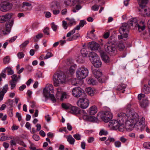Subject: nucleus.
I'll use <instances>...</instances> for the list:
<instances>
[{
    "label": "nucleus",
    "mask_w": 150,
    "mask_h": 150,
    "mask_svg": "<svg viewBox=\"0 0 150 150\" xmlns=\"http://www.w3.org/2000/svg\"><path fill=\"white\" fill-rule=\"evenodd\" d=\"M65 80L66 76L62 72L54 74L53 75V80L54 85L56 87L58 86L60 83H64Z\"/></svg>",
    "instance_id": "4"
},
{
    "label": "nucleus",
    "mask_w": 150,
    "mask_h": 150,
    "mask_svg": "<svg viewBox=\"0 0 150 150\" xmlns=\"http://www.w3.org/2000/svg\"><path fill=\"white\" fill-rule=\"evenodd\" d=\"M77 80L78 79L75 78L72 79L71 81L72 85L74 86H76L77 84Z\"/></svg>",
    "instance_id": "57"
},
{
    "label": "nucleus",
    "mask_w": 150,
    "mask_h": 150,
    "mask_svg": "<svg viewBox=\"0 0 150 150\" xmlns=\"http://www.w3.org/2000/svg\"><path fill=\"white\" fill-rule=\"evenodd\" d=\"M69 111L71 114L75 115L80 114L81 112L79 108L76 106H72V105H71V107L70 108Z\"/></svg>",
    "instance_id": "20"
},
{
    "label": "nucleus",
    "mask_w": 150,
    "mask_h": 150,
    "mask_svg": "<svg viewBox=\"0 0 150 150\" xmlns=\"http://www.w3.org/2000/svg\"><path fill=\"white\" fill-rule=\"evenodd\" d=\"M77 30V29L75 27L74 29L69 32L67 35V37H70L71 35L75 33V30Z\"/></svg>",
    "instance_id": "46"
},
{
    "label": "nucleus",
    "mask_w": 150,
    "mask_h": 150,
    "mask_svg": "<svg viewBox=\"0 0 150 150\" xmlns=\"http://www.w3.org/2000/svg\"><path fill=\"white\" fill-rule=\"evenodd\" d=\"M73 137L77 140H80L81 139V136L78 134L74 135Z\"/></svg>",
    "instance_id": "55"
},
{
    "label": "nucleus",
    "mask_w": 150,
    "mask_h": 150,
    "mask_svg": "<svg viewBox=\"0 0 150 150\" xmlns=\"http://www.w3.org/2000/svg\"><path fill=\"white\" fill-rule=\"evenodd\" d=\"M43 37V34L42 33H39L38 35H37L34 38V41L35 42H37L38 40L36 39H39Z\"/></svg>",
    "instance_id": "42"
},
{
    "label": "nucleus",
    "mask_w": 150,
    "mask_h": 150,
    "mask_svg": "<svg viewBox=\"0 0 150 150\" xmlns=\"http://www.w3.org/2000/svg\"><path fill=\"white\" fill-rule=\"evenodd\" d=\"M115 146L117 147H119L121 146V143L118 141H115L114 143Z\"/></svg>",
    "instance_id": "56"
},
{
    "label": "nucleus",
    "mask_w": 150,
    "mask_h": 150,
    "mask_svg": "<svg viewBox=\"0 0 150 150\" xmlns=\"http://www.w3.org/2000/svg\"><path fill=\"white\" fill-rule=\"evenodd\" d=\"M14 23V20L12 19L7 22L6 24V29L4 27H1L0 29V33L1 34L6 35L9 33L11 30V28Z\"/></svg>",
    "instance_id": "8"
},
{
    "label": "nucleus",
    "mask_w": 150,
    "mask_h": 150,
    "mask_svg": "<svg viewBox=\"0 0 150 150\" xmlns=\"http://www.w3.org/2000/svg\"><path fill=\"white\" fill-rule=\"evenodd\" d=\"M88 74V69L84 67H81L77 69L76 72V76L78 79L81 80L85 78Z\"/></svg>",
    "instance_id": "6"
},
{
    "label": "nucleus",
    "mask_w": 150,
    "mask_h": 150,
    "mask_svg": "<svg viewBox=\"0 0 150 150\" xmlns=\"http://www.w3.org/2000/svg\"><path fill=\"white\" fill-rule=\"evenodd\" d=\"M128 24L130 27H133L134 28H138L139 32L143 31L145 28L144 22L141 21L138 24L137 20L136 18L130 19L128 22Z\"/></svg>",
    "instance_id": "3"
},
{
    "label": "nucleus",
    "mask_w": 150,
    "mask_h": 150,
    "mask_svg": "<svg viewBox=\"0 0 150 150\" xmlns=\"http://www.w3.org/2000/svg\"><path fill=\"white\" fill-rule=\"evenodd\" d=\"M59 6V3L56 1L52 2L51 5V8L52 9L57 8Z\"/></svg>",
    "instance_id": "30"
},
{
    "label": "nucleus",
    "mask_w": 150,
    "mask_h": 150,
    "mask_svg": "<svg viewBox=\"0 0 150 150\" xmlns=\"http://www.w3.org/2000/svg\"><path fill=\"white\" fill-rule=\"evenodd\" d=\"M89 104V100L85 96L80 98L77 102L78 106L83 109L87 108Z\"/></svg>",
    "instance_id": "9"
},
{
    "label": "nucleus",
    "mask_w": 150,
    "mask_h": 150,
    "mask_svg": "<svg viewBox=\"0 0 150 150\" xmlns=\"http://www.w3.org/2000/svg\"><path fill=\"white\" fill-rule=\"evenodd\" d=\"M77 30V29L75 27L74 29L69 32L67 35V37H70L71 35L75 33V30Z\"/></svg>",
    "instance_id": "45"
},
{
    "label": "nucleus",
    "mask_w": 150,
    "mask_h": 150,
    "mask_svg": "<svg viewBox=\"0 0 150 150\" xmlns=\"http://www.w3.org/2000/svg\"><path fill=\"white\" fill-rule=\"evenodd\" d=\"M145 127V119L142 117L139 120H138L134 123V127L137 130L141 131L144 130Z\"/></svg>",
    "instance_id": "10"
},
{
    "label": "nucleus",
    "mask_w": 150,
    "mask_h": 150,
    "mask_svg": "<svg viewBox=\"0 0 150 150\" xmlns=\"http://www.w3.org/2000/svg\"><path fill=\"white\" fill-rule=\"evenodd\" d=\"M142 91L145 93H148L149 92V88L147 85L144 86L142 89Z\"/></svg>",
    "instance_id": "36"
},
{
    "label": "nucleus",
    "mask_w": 150,
    "mask_h": 150,
    "mask_svg": "<svg viewBox=\"0 0 150 150\" xmlns=\"http://www.w3.org/2000/svg\"><path fill=\"white\" fill-rule=\"evenodd\" d=\"M10 58L9 56L5 57L3 59V63L4 64H7L10 62Z\"/></svg>",
    "instance_id": "40"
},
{
    "label": "nucleus",
    "mask_w": 150,
    "mask_h": 150,
    "mask_svg": "<svg viewBox=\"0 0 150 150\" xmlns=\"http://www.w3.org/2000/svg\"><path fill=\"white\" fill-rule=\"evenodd\" d=\"M91 9L94 11H98L99 9V6L97 5H94L92 6Z\"/></svg>",
    "instance_id": "58"
},
{
    "label": "nucleus",
    "mask_w": 150,
    "mask_h": 150,
    "mask_svg": "<svg viewBox=\"0 0 150 150\" xmlns=\"http://www.w3.org/2000/svg\"><path fill=\"white\" fill-rule=\"evenodd\" d=\"M126 85L124 84H122L118 86L117 90L118 91H120L122 90H123L122 91V93H124L125 90L124 89L126 88Z\"/></svg>",
    "instance_id": "33"
},
{
    "label": "nucleus",
    "mask_w": 150,
    "mask_h": 150,
    "mask_svg": "<svg viewBox=\"0 0 150 150\" xmlns=\"http://www.w3.org/2000/svg\"><path fill=\"white\" fill-rule=\"evenodd\" d=\"M120 51L123 50L125 48V46L124 45L122 42H119L117 45L116 47Z\"/></svg>",
    "instance_id": "34"
},
{
    "label": "nucleus",
    "mask_w": 150,
    "mask_h": 150,
    "mask_svg": "<svg viewBox=\"0 0 150 150\" xmlns=\"http://www.w3.org/2000/svg\"><path fill=\"white\" fill-rule=\"evenodd\" d=\"M67 141L70 144H74L75 141V140L73 138L71 135H70L68 137Z\"/></svg>",
    "instance_id": "35"
},
{
    "label": "nucleus",
    "mask_w": 150,
    "mask_h": 150,
    "mask_svg": "<svg viewBox=\"0 0 150 150\" xmlns=\"http://www.w3.org/2000/svg\"><path fill=\"white\" fill-rule=\"evenodd\" d=\"M12 7V4L7 1L2 2L0 5V9L3 12L7 11L10 10Z\"/></svg>",
    "instance_id": "16"
},
{
    "label": "nucleus",
    "mask_w": 150,
    "mask_h": 150,
    "mask_svg": "<svg viewBox=\"0 0 150 150\" xmlns=\"http://www.w3.org/2000/svg\"><path fill=\"white\" fill-rule=\"evenodd\" d=\"M17 56L18 58L21 59L23 58L24 56V54L22 52H19L17 54Z\"/></svg>",
    "instance_id": "54"
},
{
    "label": "nucleus",
    "mask_w": 150,
    "mask_h": 150,
    "mask_svg": "<svg viewBox=\"0 0 150 150\" xmlns=\"http://www.w3.org/2000/svg\"><path fill=\"white\" fill-rule=\"evenodd\" d=\"M76 67V65L74 64L72 65H71L69 68V71L71 74H72L75 69Z\"/></svg>",
    "instance_id": "39"
},
{
    "label": "nucleus",
    "mask_w": 150,
    "mask_h": 150,
    "mask_svg": "<svg viewBox=\"0 0 150 150\" xmlns=\"http://www.w3.org/2000/svg\"><path fill=\"white\" fill-rule=\"evenodd\" d=\"M106 52L110 54H115L117 53L116 46L112 43H107L105 46Z\"/></svg>",
    "instance_id": "11"
},
{
    "label": "nucleus",
    "mask_w": 150,
    "mask_h": 150,
    "mask_svg": "<svg viewBox=\"0 0 150 150\" xmlns=\"http://www.w3.org/2000/svg\"><path fill=\"white\" fill-rule=\"evenodd\" d=\"M108 134V132L107 131L105 130L104 129H102L101 130L99 133V135L100 136H101L103 135H106Z\"/></svg>",
    "instance_id": "48"
},
{
    "label": "nucleus",
    "mask_w": 150,
    "mask_h": 150,
    "mask_svg": "<svg viewBox=\"0 0 150 150\" xmlns=\"http://www.w3.org/2000/svg\"><path fill=\"white\" fill-rule=\"evenodd\" d=\"M49 28L48 27H46L43 31L44 34L48 35H50Z\"/></svg>",
    "instance_id": "47"
},
{
    "label": "nucleus",
    "mask_w": 150,
    "mask_h": 150,
    "mask_svg": "<svg viewBox=\"0 0 150 150\" xmlns=\"http://www.w3.org/2000/svg\"><path fill=\"white\" fill-rule=\"evenodd\" d=\"M12 80L10 81H11L13 82L16 83L17 81H18L17 78V76L16 74H13L11 76Z\"/></svg>",
    "instance_id": "44"
},
{
    "label": "nucleus",
    "mask_w": 150,
    "mask_h": 150,
    "mask_svg": "<svg viewBox=\"0 0 150 150\" xmlns=\"http://www.w3.org/2000/svg\"><path fill=\"white\" fill-rule=\"evenodd\" d=\"M88 56L91 62L93 61L94 60L98 57L97 54L93 52H90Z\"/></svg>",
    "instance_id": "26"
},
{
    "label": "nucleus",
    "mask_w": 150,
    "mask_h": 150,
    "mask_svg": "<svg viewBox=\"0 0 150 150\" xmlns=\"http://www.w3.org/2000/svg\"><path fill=\"white\" fill-rule=\"evenodd\" d=\"M71 105L69 103H62L61 105L62 108L64 110H69L71 107Z\"/></svg>",
    "instance_id": "31"
},
{
    "label": "nucleus",
    "mask_w": 150,
    "mask_h": 150,
    "mask_svg": "<svg viewBox=\"0 0 150 150\" xmlns=\"http://www.w3.org/2000/svg\"><path fill=\"white\" fill-rule=\"evenodd\" d=\"M108 125L111 128L115 130L119 129L121 132L124 130V125L122 122L119 121V120H112L109 122Z\"/></svg>",
    "instance_id": "5"
},
{
    "label": "nucleus",
    "mask_w": 150,
    "mask_h": 150,
    "mask_svg": "<svg viewBox=\"0 0 150 150\" xmlns=\"http://www.w3.org/2000/svg\"><path fill=\"white\" fill-rule=\"evenodd\" d=\"M99 53L102 60L105 63H109L110 59L109 57L102 51H100Z\"/></svg>",
    "instance_id": "21"
},
{
    "label": "nucleus",
    "mask_w": 150,
    "mask_h": 150,
    "mask_svg": "<svg viewBox=\"0 0 150 150\" xmlns=\"http://www.w3.org/2000/svg\"><path fill=\"white\" fill-rule=\"evenodd\" d=\"M86 24V21L84 20L80 21L79 24L76 27V28L79 30L80 29V27H83L85 24Z\"/></svg>",
    "instance_id": "32"
},
{
    "label": "nucleus",
    "mask_w": 150,
    "mask_h": 150,
    "mask_svg": "<svg viewBox=\"0 0 150 150\" xmlns=\"http://www.w3.org/2000/svg\"><path fill=\"white\" fill-rule=\"evenodd\" d=\"M129 27L128 23H125L122 24L119 29L120 33L121 34H124V37L125 38L128 37V33L129 31Z\"/></svg>",
    "instance_id": "14"
},
{
    "label": "nucleus",
    "mask_w": 150,
    "mask_h": 150,
    "mask_svg": "<svg viewBox=\"0 0 150 150\" xmlns=\"http://www.w3.org/2000/svg\"><path fill=\"white\" fill-rule=\"evenodd\" d=\"M39 23L38 22H35L33 23L32 25V28L34 29L38 27Z\"/></svg>",
    "instance_id": "60"
},
{
    "label": "nucleus",
    "mask_w": 150,
    "mask_h": 150,
    "mask_svg": "<svg viewBox=\"0 0 150 150\" xmlns=\"http://www.w3.org/2000/svg\"><path fill=\"white\" fill-rule=\"evenodd\" d=\"M51 28L54 31H56L57 29V26L55 24L54 22L51 24Z\"/></svg>",
    "instance_id": "53"
},
{
    "label": "nucleus",
    "mask_w": 150,
    "mask_h": 150,
    "mask_svg": "<svg viewBox=\"0 0 150 150\" xmlns=\"http://www.w3.org/2000/svg\"><path fill=\"white\" fill-rule=\"evenodd\" d=\"M87 83L90 85H94L96 84L97 82L95 79L90 78L87 81Z\"/></svg>",
    "instance_id": "29"
},
{
    "label": "nucleus",
    "mask_w": 150,
    "mask_h": 150,
    "mask_svg": "<svg viewBox=\"0 0 150 150\" xmlns=\"http://www.w3.org/2000/svg\"><path fill=\"white\" fill-rule=\"evenodd\" d=\"M138 98L140 100L139 104L141 107L145 108L149 105V103L148 97L145 94L142 93L138 94Z\"/></svg>",
    "instance_id": "7"
},
{
    "label": "nucleus",
    "mask_w": 150,
    "mask_h": 150,
    "mask_svg": "<svg viewBox=\"0 0 150 150\" xmlns=\"http://www.w3.org/2000/svg\"><path fill=\"white\" fill-rule=\"evenodd\" d=\"M29 42L28 40H27L25 42L23 43L20 46L21 48H23L26 47L27 45L29 43Z\"/></svg>",
    "instance_id": "41"
},
{
    "label": "nucleus",
    "mask_w": 150,
    "mask_h": 150,
    "mask_svg": "<svg viewBox=\"0 0 150 150\" xmlns=\"http://www.w3.org/2000/svg\"><path fill=\"white\" fill-rule=\"evenodd\" d=\"M128 118H129L135 123L139 119L138 114L135 112L133 110H130L129 109L127 112Z\"/></svg>",
    "instance_id": "15"
},
{
    "label": "nucleus",
    "mask_w": 150,
    "mask_h": 150,
    "mask_svg": "<svg viewBox=\"0 0 150 150\" xmlns=\"http://www.w3.org/2000/svg\"><path fill=\"white\" fill-rule=\"evenodd\" d=\"M100 117L103 121L107 122L112 119V115L111 112L109 111H102Z\"/></svg>",
    "instance_id": "13"
},
{
    "label": "nucleus",
    "mask_w": 150,
    "mask_h": 150,
    "mask_svg": "<svg viewBox=\"0 0 150 150\" xmlns=\"http://www.w3.org/2000/svg\"><path fill=\"white\" fill-rule=\"evenodd\" d=\"M54 90L53 86L50 84H47L43 89L44 96L46 99L48 98L51 99L53 102L56 101L54 95L53 94Z\"/></svg>",
    "instance_id": "2"
},
{
    "label": "nucleus",
    "mask_w": 150,
    "mask_h": 150,
    "mask_svg": "<svg viewBox=\"0 0 150 150\" xmlns=\"http://www.w3.org/2000/svg\"><path fill=\"white\" fill-rule=\"evenodd\" d=\"M124 122H125V127L127 129L131 130L134 128L135 122L131 120L130 119L127 118V119Z\"/></svg>",
    "instance_id": "19"
},
{
    "label": "nucleus",
    "mask_w": 150,
    "mask_h": 150,
    "mask_svg": "<svg viewBox=\"0 0 150 150\" xmlns=\"http://www.w3.org/2000/svg\"><path fill=\"white\" fill-rule=\"evenodd\" d=\"M86 93L90 96H93L95 92V90L93 88L91 87L87 88L86 89Z\"/></svg>",
    "instance_id": "27"
},
{
    "label": "nucleus",
    "mask_w": 150,
    "mask_h": 150,
    "mask_svg": "<svg viewBox=\"0 0 150 150\" xmlns=\"http://www.w3.org/2000/svg\"><path fill=\"white\" fill-rule=\"evenodd\" d=\"M144 147L146 149H150V142H145L143 144Z\"/></svg>",
    "instance_id": "49"
},
{
    "label": "nucleus",
    "mask_w": 150,
    "mask_h": 150,
    "mask_svg": "<svg viewBox=\"0 0 150 150\" xmlns=\"http://www.w3.org/2000/svg\"><path fill=\"white\" fill-rule=\"evenodd\" d=\"M17 143L20 145L24 147H26V145L25 144L23 141L18 139L17 141Z\"/></svg>",
    "instance_id": "52"
},
{
    "label": "nucleus",
    "mask_w": 150,
    "mask_h": 150,
    "mask_svg": "<svg viewBox=\"0 0 150 150\" xmlns=\"http://www.w3.org/2000/svg\"><path fill=\"white\" fill-rule=\"evenodd\" d=\"M98 109L96 106L93 105L88 110V112L91 115H93L97 113Z\"/></svg>",
    "instance_id": "24"
},
{
    "label": "nucleus",
    "mask_w": 150,
    "mask_h": 150,
    "mask_svg": "<svg viewBox=\"0 0 150 150\" xmlns=\"http://www.w3.org/2000/svg\"><path fill=\"white\" fill-rule=\"evenodd\" d=\"M36 76L38 78H42V73L40 71L38 72L36 74Z\"/></svg>",
    "instance_id": "61"
},
{
    "label": "nucleus",
    "mask_w": 150,
    "mask_h": 150,
    "mask_svg": "<svg viewBox=\"0 0 150 150\" xmlns=\"http://www.w3.org/2000/svg\"><path fill=\"white\" fill-rule=\"evenodd\" d=\"M127 113L123 112H120L117 114L118 120L121 122H124L126 120L127 118Z\"/></svg>",
    "instance_id": "18"
},
{
    "label": "nucleus",
    "mask_w": 150,
    "mask_h": 150,
    "mask_svg": "<svg viewBox=\"0 0 150 150\" xmlns=\"http://www.w3.org/2000/svg\"><path fill=\"white\" fill-rule=\"evenodd\" d=\"M148 0H139V4L141 8L139 10L142 15L144 16L150 17V8L146 6Z\"/></svg>",
    "instance_id": "1"
},
{
    "label": "nucleus",
    "mask_w": 150,
    "mask_h": 150,
    "mask_svg": "<svg viewBox=\"0 0 150 150\" xmlns=\"http://www.w3.org/2000/svg\"><path fill=\"white\" fill-rule=\"evenodd\" d=\"M89 47L91 50H97L100 47L99 45L94 42H90L89 43Z\"/></svg>",
    "instance_id": "22"
},
{
    "label": "nucleus",
    "mask_w": 150,
    "mask_h": 150,
    "mask_svg": "<svg viewBox=\"0 0 150 150\" xmlns=\"http://www.w3.org/2000/svg\"><path fill=\"white\" fill-rule=\"evenodd\" d=\"M81 54L83 55L84 56H87L88 54V52H87L86 49L83 48L81 51Z\"/></svg>",
    "instance_id": "43"
},
{
    "label": "nucleus",
    "mask_w": 150,
    "mask_h": 150,
    "mask_svg": "<svg viewBox=\"0 0 150 150\" xmlns=\"http://www.w3.org/2000/svg\"><path fill=\"white\" fill-rule=\"evenodd\" d=\"M76 24V22L74 19H71L69 20V21L68 23V25L71 26L73 25H75Z\"/></svg>",
    "instance_id": "50"
},
{
    "label": "nucleus",
    "mask_w": 150,
    "mask_h": 150,
    "mask_svg": "<svg viewBox=\"0 0 150 150\" xmlns=\"http://www.w3.org/2000/svg\"><path fill=\"white\" fill-rule=\"evenodd\" d=\"M5 69V71H6L8 75H12L14 73L13 70L10 67H7Z\"/></svg>",
    "instance_id": "37"
},
{
    "label": "nucleus",
    "mask_w": 150,
    "mask_h": 150,
    "mask_svg": "<svg viewBox=\"0 0 150 150\" xmlns=\"http://www.w3.org/2000/svg\"><path fill=\"white\" fill-rule=\"evenodd\" d=\"M72 0H65L64 4L67 6L70 5L72 4Z\"/></svg>",
    "instance_id": "59"
},
{
    "label": "nucleus",
    "mask_w": 150,
    "mask_h": 150,
    "mask_svg": "<svg viewBox=\"0 0 150 150\" xmlns=\"http://www.w3.org/2000/svg\"><path fill=\"white\" fill-rule=\"evenodd\" d=\"M16 82H13L11 81L10 82V84L11 86V89H13L16 86V85L15 84Z\"/></svg>",
    "instance_id": "63"
},
{
    "label": "nucleus",
    "mask_w": 150,
    "mask_h": 150,
    "mask_svg": "<svg viewBox=\"0 0 150 150\" xmlns=\"http://www.w3.org/2000/svg\"><path fill=\"white\" fill-rule=\"evenodd\" d=\"M33 139L36 141H38L40 139L39 136L37 134H34L33 136Z\"/></svg>",
    "instance_id": "64"
},
{
    "label": "nucleus",
    "mask_w": 150,
    "mask_h": 150,
    "mask_svg": "<svg viewBox=\"0 0 150 150\" xmlns=\"http://www.w3.org/2000/svg\"><path fill=\"white\" fill-rule=\"evenodd\" d=\"M91 62L95 67L97 68L100 67L102 64L101 61L99 57L94 60L93 61H92Z\"/></svg>",
    "instance_id": "23"
},
{
    "label": "nucleus",
    "mask_w": 150,
    "mask_h": 150,
    "mask_svg": "<svg viewBox=\"0 0 150 150\" xmlns=\"http://www.w3.org/2000/svg\"><path fill=\"white\" fill-rule=\"evenodd\" d=\"M53 56V54L50 52H48L46 54V56L44 57V59H47L49 58L52 57Z\"/></svg>",
    "instance_id": "51"
},
{
    "label": "nucleus",
    "mask_w": 150,
    "mask_h": 150,
    "mask_svg": "<svg viewBox=\"0 0 150 150\" xmlns=\"http://www.w3.org/2000/svg\"><path fill=\"white\" fill-rule=\"evenodd\" d=\"M86 56H84L83 55L81 54L78 57L77 61L80 63H82L84 62L85 60V58Z\"/></svg>",
    "instance_id": "28"
},
{
    "label": "nucleus",
    "mask_w": 150,
    "mask_h": 150,
    "mask_svg": "<svg viewBox=\"0 0 150 150\" xmlns=\"http://www.w3.org/2000/svg\"><path fill=\"white\" fill-rule=\"evenodd\" d=\"M8 89V85L6 84L3 87V88L2 91L0 92V93L2 94L3 95H4L5 94L6 92Z\"/></svg>",
    "instance_id": "38"
},
{
    "label": "nucleus",
    "mask_w": 150,
    "mask_h": 150,
    "mask_svg": "<svg viewBox=\"0 0 150 150\" xmlns=\"http://www.w3.org/2000/svg\"><path fill=\"white\" fill-rule=\"evenodd\" d=\"M12 13H8L4 15L0 16V23H2L10 20L12 16Z\"/></svg>",
    "instance_id": "17"
},
{
    "label": "nucleus",
    "mask_w": 150,
    "mask_h": 150,
    "mask_svg": "<svg viewBox=\"0 0 150 150\" xmlns=\"http://www.w3.org/2000/svg\"><path fill=\"white\" fill-rule=\"evenodd\" d=\"M92 71L95 77L97 79L100 78L102 75V72L97 69L92 70Z\"/></svg>",
    "instance_id": "25"
},
{
    "label": "nucleus",
    "mask_w": 150,
    "mask_h": 150,
    "mask_svg": "<svg viewBox=\"0 0 150 150\" xmlns=\"http://www.w3.org/2000/svg\"><path fill=\"white\" fill-rule=\"evenodd\" d=\"M80 35L79 33H77L72 36V38L74 40H75L78 38L80 37Z\"/></svg>",
    "instance_id": "62"
},
{
    "label": "nucleus",
    "mask_w": 150,
    "mask_h": 150,
    "mask_svg": "<svg viewBox=\"0 0 150 150\" xmlns=\"http://www.w3.org/2000/svg\"><path fill=\"white\" fill-rule=\"evenodd\" d=\"M72 95L75 97L79 98L83 97L85 96V94L83 90L80 87H76L72 90Z\"/></svg>",
    "instance_id": "12"
}]
</instances>
